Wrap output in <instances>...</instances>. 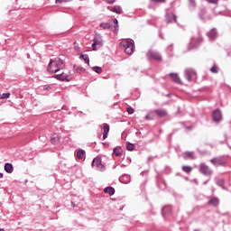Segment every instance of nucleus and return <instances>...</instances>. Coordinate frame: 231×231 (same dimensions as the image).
<instances>
[{
    "label": "nucleus",
    "mask_w": 231,
    "mask_h": 231,
    "mask_svg": "<svg viewBox=\"0 0 231 231\" xmlns=\"http://www.w3.org/2000/svg\"><path fill=\"white\" fill-rule=\"evenodd\" d=\"M64 68V61L62 60H51L47 68L49 73H59Z\"/></svg>",
    "instance_id": "obj_1"
},
{
    "label": "nucleus",
    "mask_w": 231,
    "mask_h": 231,
    "mask_svg": "<svg viewBox=\"0 0 231 231\" xmlns=\"http://www.w3.org/2000/svg\"><path fill=\"white\" fill-rule=\"evenodd\" d=\"M104 46V39H102V35L100 33H96L93 39L92 50L93 51H97L98 48H102Z\"/></svg>",
    "instance_id": "obj_2"
},
{
    "label": "nucleus",
    "mask_w": 231,
    "mask_h": 231,
    "mask_svg": "<svg viewBox=\"0 0 231 231\" xmlns=\"http://www.w3.org/2000/svg\"><path fill=\"white\" fill-rule=\"evenodd\" d=\"M209 162L215 167H226V164H227L226 159L225 158V156L215 157L211 159Z\"/></svg>",
    "instance_id": "obj_3"
},
{
    "label": "nucleus",
    "mask_w": 231,
    "mask_h": 231,
    "mask_svg": "<svg viewBox=\"0 0 231 231\" xmlns=\"http://www.w3.org/2000/svg\"><path fill=\"white\" fill-rule=\"evenodd\" d=\"M146 57L148 59V60H158V61H162V54H160V52L156 51H152L150 50L147 53H146Z\"/></svg>",
    "instance_id": "obj_4"
},
{
    "label": "nucleus",
    "mask_w": 231,
    "mask_h": 231,
    "mask_svg": "<svg viewBox=\"0 0 231 231\" xmlns=\"http://www.w3.org/2000/svg\"><path fill=\"white\" fill-rule=\"evenodd\" d=\"M91 165L96 171H104L106 169L104 164H102V158L100 157L94 158Z\"/></svg>",
    "instance_id": "obj_5"
},
{
    "label": "nucleus",
    "mask_w": 231,
    "mask_h": 231,
    "mask_svg": "<svg viewBox=\"0 0 231 231\" xmlns=\"http://www.w3.org/2000/svg\"><path fill=\"white\" fill-rule=\"evenodd\" d=\"M184 77L188 82H192V79L196 77V70L192 69H186L184 71Z\"/></svg>",
    "instance_id": "obj_6"
},
{
    "label": "nucleus",
    "mask_w": 231,
    "mask_h": 231,
    "mask_svg": "<svg viewBox=\"0 0 231 231\" xmlns=\"http://www.w3.org/2000/svg\"><path fill=\"white\" fill-rule=\"evenodd\" d=\"M199 172H201V174H204V176H210V174H212V170H210V168L207 164L200 163Z\"/></svg>",
    "instance_id": "obj_7"
},
{
    "label": "nucleus",
    "mask_w": 231,
    "mask_h": 231,
    "mask_svg": "<svg viewBox=\"0 0 231 231\" xmlns=\"http://www.w3.org/2000/svg\"><path fill=\"white\" fill-rule=\"evenodd\" d=\"M53 79H56L57 80H60L61 82H69V80H71L69 76L64 72L54 75Z\"/></svg>",
    "instance_id": "obj_8"
},
{
    "label": "nucleus",
    "mask_w": 231,
    "mask_h": 231,
    "mask_svg": "<svg viewBox=\"0 0 231 231\" xmlns=\"http://www.w3.org/2000/svg\"><path fill=\"white\" fill-rule=\"evenodd\" d=\"M223 120V114H221V110L216 109L213 112V122L216 124H219Z\"/></svg>",
    "instance_id": "obj_9"
},
{
    "label": "nucleus",
    "mask_w": 231,
    "mask_h": 231,
    "mask_svg": "<svg viewBox=\"0 0 231 231\" xmlns=\"http://www.w3.org/2000/svg\"><path fill=\"white\" fill-rule=\"evenodd\" d=\"M177 19L178 17L176 16V14H174V13H167L165 15V21L168 23H177Z\"/></svg>",
    "instance_id": "obj_10"
},
{
    "label": "nucleus",
    "mask_w": 231,
    "mask_h": 231,
    "mask_svg": "<svg viewBox=\"0 0 231 231\" xmlns=\"http://www.w3.org/2000/svg\"><path fill=\"white\" fill-rule=\"evenodd\" d=\"M182 158L184 160H196V156L194 155V152H184L182 153Z\"/></svg>",
    "instance_id": "obj_11"
},
{
    "label": "nucleus",
    "mask_w": 231,
    "mask_h": 231,
    "mask_svg": "<svg viewBox=\"0 0 231 231\" xmlns=\"http://www.w3.org/2000/svg\"><path fill=\"white\" fill-rule=\"evenodd\" d=\"M207 36L208 37L209 41H216L217 38V32H216V29H212L207 32Z\"/></svg>",
    "instance_id": "obj_12"
},
{
    "label": "nucleus",
    "mask_w": 231,
    "mask_h": 231,
    "mask_svg": "<svg viewBox=\"0 0 231 231\" xmlns=\"http://www.w3.org/2000/svg\"><path fill=\"white\" fill-rule=\"evenodd\" d=\"M170 77L173 80V82H175V84H183L178 73H170Z\"/></svg>",
    "instance_id": "obj_13"
},
{
    "label": "nucleus",
    "mask_w": 231,
    "mask_h": 231,
    "mask_svg": "<svg viewBox=\"0 0 231 231\" xmlns=\"http://www.w3.org/2000/svg\"><path fill=\"white\" fill-rule=\"evenodd\" d=\"M155 115H157V116H159L160 118H165V116H167V110L165 109H156L154 111Z\"/></svg>",
    "instance_id": "obj_14"
},
{
    "label": "nucleus",
    "mask_w": 231,
    "mask_h": 231,
    "mask_svg": "<svg viewBox=\"0 0 231 231\" xmlns=\"http://www.w3.org/2000/svg\"><path fill=\"white\" fill-rule=\"evenodd\" d=\"M5 172H7V174H12V172H14V165L10 162H6L5 164V167H4Z\"/></svg>",
    "instance_id": "obj_15"
},
{
    "label": "nucleus",
    "mask_w": 231,
    "mask_h": 231,
    "mask_svg": "<svg viewBox=\"0 0 231 231\" xmlns=\"http://www.w3.org/2000/svg\"><path fill=\"white\" fill-rule=\"evenodd\" d=\"M208 205H211V207H218L219 199H217V197L212 198L211 199L208 200Z\"/></svg>",
    "instance_id": "obj_16"
},
{
    "label": "nucleus",
    "mask_w": 231,
    "mask_h": 231,
    "mask_svg": "<svg viewBox=\"0 0 231 231\" xmlns=\"http://www.w3.org/2000/svg\"><path fill=\"white\" fill-rule=\"evenodd\" d=\"M123 152H124V150H122L121 146H117L113 150V154H115V156H117V157L122 156Z\"/></svg>",
    "instance_id": "obj_17"
},
{
    "label": "nucleus",
    "mask_w": 231,
    "mask_h": 231,
    "mask_svg": "<svg viewBox=\"0 0 231 231\" xmlns=\"http://www.w3.org/2000/svg\"><path fill=\"white\" fill-rule=\"evenodd\" d=\"M207 15V9L202 8L199 12V17L201 21H207V18L205 17Z\"/></svg>",
    "instance_id": "obj_18"
},
{
    "label": "nucleus",
    "mask_w": 231,
    "mask_h": 231,
    "mask_svg": "<svg viewBox=\"0 0 231 231\" xmlns=\"http://www.w3.org/2000/svg\"><path fill=\"white\" fill-rule=\"evenodd\" d=\"M77 158L78 160H84L86 158V151L82 149L78 150Z\"/></svg>",
    "instance_id": "obj_19"
},
{
    "label": "nucleus",
    "mask_w": 231,
    "mask_h": 231,
    "mask_svg": "<svg viewBox=\"0 0 231 231\" xmlns=\"http://www.w3.org/2000/svg\"><path fill=\"white\" fill-rule=\"evenodd\" d=\"M105 194H109V196H115V188L108 186L104 189Z\"/></svg>",
    "instance_id": "obj_20"
},
{
    "label": "nucleus",
    "mask_w": 231,
    "mask_h": 231,
    "mask_svg": "<svg viewBox=\"0 0 231 231\" xmlns=\"http://www.w3.org/2000/svg\"><path fill=\"white\" fill-rule=\"evenodd\" d=\"M171 212H172V207L165 206L162 208V216H163V217H165V216H167V214H171Z\"/></svg>",
    "instance_id": "obj_21"
},
{
    "label": "nucleus",
    "mask_w": 231,
    "mask_h": 231,
    "mask_svg": "<svg viewBox=\"0 0 231 231\" xmlns=\"http://www.w3.org/2000/svg\"><path fill=\"white\" fill-rule=\"evenodd\" d=\"M99 27L102 28V30H111V23H100Z\"/></svg>",
    "instance_id": "obj_22"
},
{
    "label": "nucleus",
    "mask_w": 231,
    "mask_h": 231,
    "mask_svg": "<svg viewBox=\"0 0 231 231\" xmlns=\"http://www.w3.org/2000/svg\"><path fill=\"white\" fill-rule=\"evenodd\" d=\"M111 12H114L115 14H122V7L120 5H115Z\"/></svg>",
    "instance_id": "obj_23"
},
{
    "label": "nucleus",
    "mask_w": 231,
    "mask_h": 231,
    "mask_svg": "<svg viewBox=\"0 0 231 231\" xmlns=\"http://www.w3.org/2000/svg\"><path fill=\"white\" fill-rule=\"evenodd\" d=\"M133 51H134V47H125V53L127 55H133Z\"/></svg>",
    "instance_id": "obj_24"
},
{
    "label": "nucleus",
    "mask_w": 231,
    "mask_h": 231,
    "mask_svg": "<svg viewBox=\"0 0 231 231\" xmlns=\"http://www.w3.org/2000/svg\"><path fill=\"white\" fill-rule=\"evenodd\" d=\"M79 59H83L86 64L89 65V56L88 54H81Z\"/></svg>",
    "instance_id": "obj_25"
},
{
    "label": "nucleus",
    "mask_w": 231,
    "mask_h": 231,
    "mask_svg": "<svg viewBox=\"0 0 231 231\" xmlns=\"http://www.w3.org/2000/svg\"><path fill=\"white\" fill-rule=\"evenodd\" d=\"M182 171L186 172V174H190L192 172V167L191 166H182Z\"/></svg>",
    "instance_id": "obj_26"
},
{
    "label": "nucleus",
    "mask_w": 231,
    "mask_h": 231,
    "mask_svg": "<svg viewBox=\"0 0 231 231\" xmlns=\"http://www.w3.org/2000/svg\"><path fill=\"white\" fill-rule=\"evenodd\" d=\"M189 10H196V0H189Z\"/></svg>",
    "instance_id": "obj_27"
},
{
    "label": "nucleus",
    "mask_w": 231,
    "mask_h": 231,
    "mask_svg": "<svg viewBox=\"0 0 231 231\" xmlns=\"http://www.w3.org/2000/svg\"><path fill=\"white\" fill-rule=\"evenodd\" d=\"M92 71H95V73H97L98 75H101L102 73V69L98 66H95L92 68Z\"/></svg>",
    "instance_id": "obj_28"
},
{
    "label": "nucleus",
    "mask_w": 231,
    "mask_h": 231,
    "mask_svg": "<svg viewBox=\"0 0 231 231\" xmlns=\"http://www.w3.org/2000/svg\"><path fill=\"white\" fill-rule=\"evenodd\" d=\"M126 149H127V151H134L135 146L134 143H126Z\"/></svg>",
    "instance_id": "obj_29"
},
{
    "label": "nucleus",
    "mask_w": 231,
    "mask_h": 231,
    "mask_svg": "<svg viewBox=\"0 0 231 231\" xmlns=\"http://www.w3.org/2000/svg\"><path fill=\"white\" fill-rule=\"evenodd\" d=\"M103 133L109 134V125H107V123L103 124Z\"/></svg>",
    "instance_id": "obj_30"
},
{
    "label": "nucleus",
    "mask_w": 231,
    "mask_h": 231,
    "mask_svg": "<svg viewBox=\"0 0 231 231\" xmlns=\"http://www.w3.org/2000/svg\"><path fill=\"white\" fill-rule=\"evenodd\" d=\"M51 143H53L54 145L59 143V136H51Z\"/></svg>",
    "instance_id": "obj_31"
},
{
    "label": "nucleus",
    "mask_w": 231,
    "mask_h": 231,
    "mask_svg": "<svg viewBox=\"0 0 231 231\" xmlns=\"http://www.w3.org/2000/svg\"><path fill=\"white\" fill-rule=\"evenodd\" d=\"M125 48H134V45L133 44V42H125Z\"/></svg>",
    "instance_id": "obj_32"
},
{
    "label": "nucleus",
    "mask_w": 231,
    "mask_h": 231,
    "mask_svg": "<svg viewBox=\"0 0 231 231\" xmlns=\"http://www.w3.org/2000/svg\"><path fill=\"white\" fill-rule=\"evenodd\" d=\"M217 185H218V187H222L223 189H225V180H218L217 181Z\"/></svg>",
    "instance_id": "obj_33"
},
{
    "label": "nucleus",
    "mask_w": 231,
    "mask_h": 231,
    "mask_svg": "<svg viewBox=\"0 0 231 231\" xmlns=\"http://www.w3.org/2000/svg\"><path fill=\"white\" fill-rule=\"evenodd\" d=\"M211 73H219V69L217 68V66L214 65L211 69H210Z\"/></svg>",
    "instance_id": "obj_34"
},
{
    "label": "nucleus",
    "mask_w": 231,
    "mask_h": 231,
    "mask_svg": "<svg viewBox=\"0 0 231 231\" xmlns=\"http://www.w3.org/2000/svg\"><path fill=\"white\" fill-rule=\"evenodd\" d=\"M75 71H78V73H82L84 71V68L82 67H77V65H74Z\"/></svg>",
    "instance_id": "obj_35"
},
{
    "label": "nucleus",
    "mask_w": 231,
    "mask_h": 231,
    "mask_svg": "<svg viewBox=\"0 0 231 231\" xmlns=\"http://www.w3.org/2000/svg\"><path fill=\"white\" fill-rule=\"evenodd\" d=\"M71 0H55L56 5H62V3H69Z\"/></svg>",
    "instance_id": "obj_36"
},
{
    "label": "nucleus",
    "mask_w": 231,
    "mask_h": 231,
    "mask_svg": "<svg viewBox=\"0 0 231 231\" xmlns=\"http://www.w3.org/2000/svg\"><path fill=\"white\" fill-rule=\"evenodd\" d=\"M0 98L5 99V98H10V93H4L2 94V96L0 97Z\"/></svg>",
    "instance_id": "obj_37"
},
{
    "label": "nucleus",
    "mask_w": 231,
    "mask_h": 231,
    "mask_svg": "<svg viewBox=\"0 0 231 231\" xmlns=\"http://www.w3.org/2000/svg\"><path fill=\"white\" fill-rule=\"evenodd\" d=\"M127 113H128V115H133V113H134V108H133V107H128L127 108Z\"/></svg>",
    "instance_id": "obj_38"
},
{
    "label": "nucleus",
    "mask_w": 231,
    "mask_h": 231,
    "mask_svg": "<svg viewBox=\"0 0 231 231\" xmlns=\"http://www.w3.org/2000/svg\"><path fill=\"white\" fill-rule=\"evenodd\" d=\"M208 3H210L211 5H217L218 0H207Z\"/></svg>",
    "instance_id": "obj_39"
},
{
    "label": "nucleus",
    "mask_w": 231,
    "mask_h": 231,
    "mask_svg": "<svg viewBox=\"0 0 231 231\" xmlns=\"http://www.w3.org/2000/svg\"><path fill=\"white\" fill-rule=\"evenodd\" d=\"M145 120H154V118L151 115L145 116Z\"/></svg>",
    "instance_id": "obj_40"
},
{
    "label": "nucleus",
    "mask_w": 231,
    "mask_h": 231,
    "mask_svg": "<svg viewBox=\"0 0 231 231\" xmlns=\"http://www.w3.org/2000/svg\"><path fill=\"white\" fill-rule=\"evenodd\" d=\"M116 0H106L107 5H115Z\"/></svg>",
    "instance_id": "obj_41"
},
{
    "label": "nucleus",
    "mask_w": 231,
    "mask_h": 231,
    "mask_svg": "<svg viewBox=\"0 0 231 231\" xmlns=\"http://www.w3.org/2000/svg\"><path fill=\"white\" fill-rule=\"evenodd\" d=\"M152 3H165V0H152Z\"/></svg>",
    "instance_id": "obj_42"
},
{
    "label": "nucleus",
    "mask_w": 231,
    "mask_h": 231,
    "mask_svg": "<svg viewBox=\"0 0 231 231\" xmlns=\"http://www.w3.org/2000/svg\"><path fill=\"white\" fill-rule=\"evenodd\" d=\"M114 23H115V28L116 29L118 27V20L116 18L114 19Z\"/></svg>",
    "instance_id": "obj_43"
},
{
    "label": "nucleus",
    "mask_w": 231,
    "mask_h": 231,
    "mask_svg": "<svg viewBox=\"0 0 231 231\" xmlns=\"http://www.w3.org/2000/svg\"><path fill=\"white\" fill-rule=\"evenodd\" d=\"M107 134H108L103 133V140H106Z\"/></svg>",
    "instance_id": "obj_44"
},
{
    "label": "nucleus",
    "mask_w": 231,
    "mask_h": 231,
    "mask_svg": "<svg viewBox=\"0 0 231 231\" xmlns=\"http://www.w3.org/2000/svg\"><path fill=\"white\" fill-rule=\"evenodd\" d=\"M167 51H172V45L168 46Z\"/></svg>",
    "instance_id": "obj_45"
},
{
    "label": "nucleus",
    "mask_w": 231,
    "mask_h": 231,
    "mask_svg": "<svg viewBox=\"0 0 231 231\" xmlns=\"http://www.w3.org/2000/svg\"><path fill=\"white\" fill-rule=\"evenodd\" d=\"M119 180H120V181H122V183H129V181H130L129 179H128V180H126V181H125V182L122 180H124V178H120Z\"/></svg>",
    "instance_id": "obj_46"
},
{
    "label": "nucleus",
    "mask_w": 231,
    "mask_h": 231,
    "mask_svg": "<svg viewBox=\"0 0 231 231\" xmlns=\"http://www.w3.org/2000/svg\"><path fill=\"white\" fill-rule=\"evenodd\" d=\"M43 89H45V90L50 89V86H48V85L44 86Z\"/></svg>",
    "instance_id": "obj_47"
},
{
    "label": "nucleus",
    "mask_w": 231,
    "mask_h": 231,
    "mask_svg": "<svg viewBox=\"0 0 231 231\" xmlns=\"http://www.w3.org/2000/svg\"><path fill=\"white\" fill-rule=\"evenodd\" d=\"M71 207H73V208H75L76 205L74 204V202H71Z\"/></svg>",
    "instance_id": "obj_48"
},
{
    "label": "nucleus",
    "mask_w": 231,
    "mask_h": 231,
    "mask_svg": "<svg viewBox=\"0 0 231 231\" xmlns=\"http://www.w3.org/2000/svg\"><path fill=\"white\" fill-rule=\"evenodd\" d=\"M103 145H109V143H107V142L103 143Z\"/></svg>",
    "instance_id": "obj_49"
},
{
    "label": "nucleus",
    "mask_w": 231,
    "mask_h": 231,
    "mask_svg": "<svg viewBox=\"0 0 231 231\" xmlns=\"http://www.w3.org/2000/svg\"><path fill=\"white\" fill-rule=\"evenodd\" d=\"M207 183H208V180H206V181H204V185H207Z\"/></svg>",
    "instance_id": "obj_50"
},
{
    "label": "nucleus",
    "mask_w": 231,
    "mask_h": 231,
    "mask_svg": "<svg viewBox=\"0 0 231 231\" xmlns=\"http://www.w3.org/2000/svg\"><path fill=\"white\" fill-rule=\"evenodd\" d=\"M187 129H189L190 131V129H192V127L191 126H188Z\"/></svg>",
    "instance_id": "obj_51"
},
{
    "label": "nucleus",
    "mask_w": 231,
    "mask_h": 231,
    "mask_svg": "<svg viewBox=\"0 0 231 231\" xmlns=\"http://www.w3.org/2000/svg\"><path fill=\"white\" fill-rule=\"evenodd\" d=\"M0 178H3V173L0 172Z\"/></svg>",
    "instance_id": "obj_52"
},
{
    "label": "nucleus",
    "mask_w": 231,
    "mask_h": 231,
    "mask_svg": "<svg viewBox=\"0 0 231 231\" xmlns=\"http://www.w3.org/2000/svg\"><path fill=\"white\" fill-rule=\"evenodd\" d=\"M0 231H5V228H1V227H0Z\"/></svg>",
    "instance_id": "obj_53"
},
{
    "label": "nucleus",
    "mask_w": 231,
    "mask_h": 231,
    "mask_svg": "<svg viewBox=\"0 0 231 231\" xmlns=\"http://www.w3.org/2000/svg\"><path fill=\"white\" fill-rule=\"evenodd\" d=\"M167 97H171V94H168Z\"/></svg>",
    "instance_id": "obj_54"
},
{
    "label": "nucleus",
    "mask_w": 231,
    "mask_h": 231,
    "mask_svg": "<svg viewBox=\"0 0 231 231\" xmlns=\"http://www.w3.org/2000/svg\"><path fill=\"white\" fill-rule=\"evenodd\" d=\"M229 147V149H231V146H228Z\"/></svg>",
    "instance_id": "obj_55"
},
{
    "label": "nucleus",
    "mask_w": 231,
    "mask_h": 231,
    "mask_svg": "<svg viewBox=\"0 0 231 231\" xmlns=\"http://www.w3.org/2000/svg\"><path fill=\"white\" fill-rule=\"evenodd\" d=\"M195 231H199V230L196 229Z\"/></svg>",
    "instance_id": "obj_56"
}]
</instances>
